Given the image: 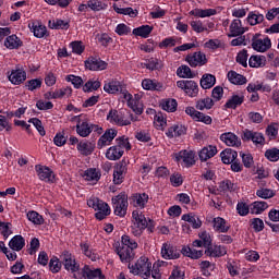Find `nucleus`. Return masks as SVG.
Wrapping results in <instances>:
<instances>
[{
	"instance_id": "obj_22",
	"label": "nucleus",
	"mask_w": 279,
	"mask_h": 279,
	"mask_svg": "<svg viewBox=\"0 0 279 279\" xmlns=\"http://www.w3.org/2000/svg\"><path fill=\"white\" fill-rule=\"evenodd\" d=\"M147 202H149V195L147 193H135L131 196V204L141 210L147 206Z\"/></svg>"
},
{
	"instance_id": "obj_17",
	"label": "nucleus",
	"mask_w": 279,
	"mask_h": 279,
	"mask_svg": "<svg viewBox=\"0 0 279 279\" xmlns=\"http://www.w3.org/2000/svg\"><path fill=\"white\" fill-rule=\"evenodd\" d=\"M180 160H182L185 167H193V165H195V151L186 149L180 150L175 154V161L180 162Z\"/></svg>"
},
{
	"instance_id": "obj_53",
	"label": "nucleus",
	"mask_w": 279,
	"mask_h": 279,
	"mask_svg": "<svg viewBox=\"0 0 279 279\" xmlns=\"http://www.w3.org/2000/svg\"><path fill=\"white\" fill-rule=\"evenodd\" d=\"M101 88V82L95 80H88L83 85V93H93V90H99Z\"/></svg>"
},
{
	"instance_id": "obj_58",
	"label": "nucleus",
	"mask_w": 279,
	"mask_h": 279,
	"mask_svg": "<svg viewBox=\"0 0 279 279\" xmlns=\"http://www.w3.org/2000/svg\"><path fill=\"white\" fill-rule=\"evenodd\" d=\"M65 82H71L72 86H74L76 89H80L82 86H84V80H82V76H77L75 74L66 75Z\"/></svg>"
},
{
	"instance_id": "obj_50",
	"label": "nucleus",
	"mask_w": 279,
	"mask_h": 279,
	"mask_svg": "<svg viewBox=\"0 0 279 279\" xmlns=\"http://www.w3.org/2000/svg\"><path fill=\"white\" fill-rule=\"evenodd\" d=\"M177 75L183 80H193V77H195V74H193L191 68L186 64H183L177 69Z\"/></svg>"
},
{
	"instance_id": "obj_19",
	"label": "nucleus",
	"mask_w": 279,
	"mask_h": 279,
	"mask_svg": "<svg viewBox=\"0 0 279 279\" xmlns=\"http://www.w3.org/2000/svg\"><path fill=\"white\" fill-rule=\"evenodd\" d=\"M81 274L84 279H106V276L101 272L100 268L92 269L88 265H85L81 269Z\"/></svg>"
},
{
	"instance_id": "obj_36",
	"label": "nucleus",
	"mask_w": 279,
	"mask_h": 279,
	"mask_svg": "<svg viewBox=\"0 0 279 279\" xmlns=\"http://www.w3.org/2000/svg\"><path fill=\"white\" fill-rule=\"evenodd\" d=\"M83 178L87 182H99L101 180V171L97 168H88L84 171Z\"/></svg>"
},
{
	"instance_id": "obj_30",
	"label": "nucleus",
	"mask_w": 279,
	"mask_h": 279,
	"mask_svg": "<svg viewBox=\"0 0 279 279\" xmlns=\"http://www.w3.org/2000/svg\"><path fill=\"white\" fill-rule=\"evenodd\" d=\"M80 247H81L82 254H84V256L89 258V260H93V262L99 260V254L93 252V250L90 248V242L82 241L80 243Z\"/></svg>"
},
{
	"instance_id": "obj_40",
	"label": "nucleus",
	"mask_w": 279,
	"mask_h": 279,
	"mask_svg": "<svg viewBox=\"0 0 279 279\" xmlns=\"http://www.w3.org/2000/svg\"><path fill=\"white\" fill-rule=\"evenodd\" d=\"M269 208V204L265 201H255L251 205V215H263Z\"/></svg>"
},
{
	"instance_id": "obj_52",
	"label": "nucleus",
	"mask_w": 279,
	"mask_h": 279,
	"mask_svg": "<svg viewBox=\"0 0 279 279\" xmlns=\"http://www.w3.org/2000/svg\"><path fill=\"white\" fill-rule=\"evenodd\" d=\"M219 189L222 193H234L236 191V184L230 181V179H227L220 182Z\"/></svg>"
},
{
	"instance_id": "obj_27",
	"label": "nucleus",
	"mask_w": 279,
	"mask_h": 279,
	"mask_svg": "<svg viewBox=\"0 0 279 279\" xmlns=\"http://www.w3.org/2000/svg\"><path fill=\"white\" fill-rule=\"evenodd\" d=\"M220 158L223 165H232L239 158V153L232 148H226L220 153Z\"/></svg>"
},
{
	"instance_id": "obj_29",
	"label": "nucleus",
	"mask_w": 279,
	"mask_h": 279,
	"mask_svg": "<svg viewBox=\"0 0 279 279\" xmlns=\"http://www.w3.org/2000/svg\"><path fill=\"white\" fill-rule=\"evenodd\" d=\"M227 77L231 84H234V86H243V84H247V78L234 70L229 71Z\"/></svg>"
},
{
	"instance_id": "obj_21",
	"label": "nucleus",
	"mask_w": 279,
	"mask_h": 279,
	"mask_svg": "<svg viewBox=\"0 0 279 279\" xmlns=\"http://www.w3.org/2000/svg\"><path fill=\"white\" fill-rule=\"evenodd\" d=\"M28 27L34 34L35 38H45V36H49L47 33V26H45L41 22H32L28 24Z\"/></svg>"
},
{
	"instance_id": "obj_51",
	"label": "nucleus",
	"mask_w": 279,
	"mask_h": 279,
	"mask_svg": "<svg viewBox=\"0 0 279 279\" xmlns=\"http://www.w3.org/2000/svg\"><path fill=\"white\" fill-rule=\"evenodd\" d=\"M26 217H27L28 221L34 223V226H43V223H45V218H43V216L40 214H38V211H36V210L28 211L26 214Z\"/></svg>"
},
{
	"instance_id": "obj_4",
	"label": "nucleus",
	"mask_w": 279,
	"mask_h": 279,
	"mask_svg": "<svg viewBox=\"0 0 279 279\" xmlns=\"http://www.w3.org/2000/svg\"><path fill=\"white\" fill-rule=\"evenodd\" d=\"M132 217L134 219V227L132 233L134 236H142L143 232L147 230V218L144 216L143 213L138 210H134L132 213Z\"/></svg>"
},
{
	"instance_id": "obj_63",
	"label": "nucleus",
	"mask_w": 279,
	"mask_h": 279,
	"mask_svg": "<svg viewBox=\"0 0 279 279\" xmlns=\"http://www.w3.org/2000/svg\"><path fill=\"white\" fill-rule=\"evenodd\" d=\"M49 269L52 274H59L60 269H62V262H60V258L53 256L49 262Z\"/></svg>"
},
{
	"instance_id": "obj_5",
	"label": "nucleus",
	"mask_w": 279,
	"mask_h": 279,
	"mask_svg": "<svg viewBox=\"0 0 279 279\" xmlns=\"http://www.w3.org/2000/svg\"><path fill=\"white\" fill-rule=\"evenodd\" d=\"M35 171L37 173V178L41 182H47V184H54L56 173L53 172V170H51V168H49L48 166L36 165Z\"/></svg>"
},
{
	"instance_id": "obj_1",
	"label": "nucleus",
	"mask_w": 279,
	"mask_h": 279,
	"mask_svg": "<svg viewBox=\"0 0 279 279\" xmlns=\"http://www.w3.org/2000/svg\"><path fill=\"white\" fill-rule=\"evenodd\" d=\"M138 247V243L124 234L121 236V246L116 247V252L121 263H132L134 260V250Z\"/></svg>"
},
{
	"instance_id": "obj_18",
	"label": "nucleus",
	"mask_w": 279,
	"mask_h": 279,
	"mask_svg": "<svg viewBox=\"0 0 279 279\" xmlns=\"http://www.w3.org/2000/svg\"><path fill=\"white\" fill-rule=\"evenodd\" d=\"M205 254L210 258H222V256H226V254H228V247L221 244H211L210 247L205 250Z\"/></svg>"
},
{
	"instance_id": "obj_16",
	"label": "nucleus",
	"mask_w": 279,
	"mask_h": 279,
	"mask_svg": "<svg viewBox=\"0 0 279 279\" xmlns=\"http://www.w3.org/2000/svg\"><path fill=\"white\" fill-rule=\"evenodd\" d=\"M85 68L88 69V71H106V69H108V62L101 60V58L89 57L85 61Z\"/></svg>"
},
{
	"instance_id": "obj_15",
	"label": "nucleus",
	"mask_w": 279,
	"mask_h": 279,
	"mask_svg": "<svg viewBox=\"0 0 279 279\" xmlns=\"http://www.w3.org/2000/svg\"><path fill=\"white\" fill-rule=\"evenodd\" d=\"M181 254L178 251V247L173 246V244L170 243H163L161 246V257L165 258V260H177V258H180Z\"/></svg>"
},
{
	"instance_id": "obj_33",
	"label": "nucleus",
	"mask_w": 279,
	"mask_h": 279,
	"mask_svg": "<svg viewBox=\"0 0 279 279\" xmlns=\"http://www.w3.org/2000/svg\"><path fill=\"white\" fill-rule=\"evenodd\" d=\"M9 247L13 252H21V250H23V247H25V238H23V235H21V234L14 235L9 241Z\"/></svg>"
},
{
	"instance_id": "obj_43",
	"label": "nucleus",
	"mask_w": 279,
	"mask_h": 279,
	"mask_svg": "<svg viewBox=\"0 0 279 279\" xmlns=\"http://www.w3.org/2000/svg\"><path fill=\"white\" fill-rule=\"evenodd\" d=\"M243 101H245V96L233 95L226 104L225 108L230 110H236L239 106H242Z\"/></svg>"
},
{
	"instance_id": "obj_2",
	"label": "nucleus",
	"mask_w": 279,
	"mask_h": 279,
	"mask_svg": "<svg viewBox=\"0 0 279 279\" xmlns=\"http://www.w3.org/2000/svg\"><path fill=\"white\" fill-rule=\"evenodd\" d=\"M129 269L131 274L141 276L143 279H149L151 277V263L145 256L140 257L134 265L129 264Z\"/></svg>"
},
{
	"instance_id": "obj_54",
	"label": "nucleus",
	"mask_w": 279,
	"mask_h": 279,
	"mask_svg": "<svg viewBox=\"0 0 279 279\" xmlns=\"http://www.w3.org/2000/svg\"><path fill=\"white\" fill-rule=\"evenodd\" d=\"M25 88L34 93L38 88H43V78H33L25 82Z\"/></svg>"
},
{
	"instance_id": "obj_47",
	"label": "nucleus",
	"mask_w": 279,
	"mask_h": 279,
	"mask_svg": "<svg viewBox=\"0 0 279 279\" xmlns=\"http://www.w3.org/2000/svg\"><path fill=\"white\" fill-rule=\"evenodd\" d=\"M160 107L166 112H175L178 110V100L173 98H166L160 101Z\"/></svg>"
},
{
	"instance_id": "obj_20",
	"label": "nucleus",
	"mask_w": 279,
	"mask_h": 279,
	"mask_svg": "<svg viewBox=\"0 0 279 279\" xmlns=\"http://www.w3.org/2000/svg\"><path fill=\"white\" fill-rule=\"evenodd\" d=\"M217 154H218L217 146L208 145V146L203 147L198 151V158H199L201 162H206L207 160H210V158H215V156H217Z\"/></svg>"
},
{
	"instance_id": "obj_11",
	"label": "nucleus",
	"mask_w": 279,
	"mask_h": 279,
	"mask_svg": "<svg viewBox=\"0 0 279 279\" xmlns=\"http://www.w3.org/2000/svg\"><path fill=\"white\" fill-rule=\"evenodd\" d=\"M128 175V161L121 160L113 169V184H123Z\"/></svg>"
},
{
	"instance_id": "obj_62",
	"label": "nucleus",
	"mask_w": 279,
	"mask_h": 279,
	"mask_svg": "<svg viewBox=\"0 0 279 279\" xmlns=\"http://www.w3.org/2000/svg\"><path fill=\"white\" fill-rule=\"evenodd\" d=\"M175 45H178V38L167 37L159 43V49H169L171 47H175Z\"/></svg>"
},
{
	"instance_id": "obj_37",
	"label": "nucleus",
	"mask_w": 279,
	"mask_h": 279,
	"mask_svg": "<svg viewBox=\"0 0 279 279\" xmlns=\"http://www.w3.org/2000/svg\"><path fill=\"white\" fill-rule=\"evenodd\" d=\"M267 64V58L265 56L253 54L248 59V65L251 69H260Z\"/></svg>"
},
{
	"instance_id": "obj_23",
	"label": "nucleus",
	"mask_w": 279,
	"mask_h": 279,
	"mask_svg": "<svg viewBox=\"0 0 279 279\" xmlns=\"http://www.w3.org/2000/svg\"><path fill=\"white\" fill-rule=\"evenodd\" d=\"M220 141L226 143L228 147H241V138L232 132L222 133L220 135Z\"/></svg>"
},
{
	"instance_id": "obj_64",
	"label": "nucleus",
	"mask_w": 279,
	"mask_h": 279,
	"mask_svg": "<svg viewBox=\"0 0 279 279\" xmlns=\"http://www.w3.org/2000/svg\"><path fill=\"white\" fill-rule=\"evenodd\" d=\"M265 158L270 162H278L279 160V149L278 148H270L265 151Z\"/></svg>"
},
{
	"instance_id": "obj_32",
	"label": "nucleus",
	"mask_w": 279,
	"mask_h": 279,
	"mask_svg": "<svg viewBox=\"0 0 279 279\" xmlns=\"http://www.w3.org/2000/svg\"><path fill=\"white\" fill-rule=\"evenodd\" d=\"M190 14L196 19H208L217 14V9H193Z\"/></svg>"
},
{
	"instance_id": "obj_7",
	"label": "nucleus",
	"mask_w": 279,
	"mask_h": 279,
	"mask_svg": "<svg viewBox=\"0 0 279 279\" xmlns=\"http://www.w3.org/2000/svg\"><path fill=\"white\" fill-rule=\"evenodd\" d=\"M119 131L117 129H107L104 134L97 141V149H105L112 145V142L117 138Z\"/></svg>"
},
{
	"instance_id": "obj_46",
	"label": "nucleus",
	"mask_w": 279,
	"mask_h": 279,
	"mask_svg": "<svg viewBox=\"0 0 279 279\" xmlns=\"http://www.w3.org/2000/svg\"><path fill=\"white\" fill-rule=\"evenodd\" d=\"M95 217L98 221H104L106 217H108L111 213L110 205L108 203L102 202L99 208L96 210Z\"/></svg>"
},
{
	"instance_id": "obj_49",
	"label": "nucleus",
	"mask_w": 279,
	"mask_h": 279,
	"mask_svg": "<svg viewBox=\"0 0 279 279\" xmlns=\"http://www.w3.org/2000/svg\"><path fill=\"white\" fill-rule=\"evenodd\" d=\"M87 7L92 12H102L104 10H108V3L100 0H87Z\"/></svg>"
},
{
	"instance_id": "obj_48",
	"label": "nucleus",
	"mask_w": 279,
	"mask_h": 279,
	"mask_svg": "<svg viewBox=\"0 0 279 279\" xmlns=\"http://www.w3.org/2000/svg\"><path fill=\"white\" fill-rule=\"evenodd\" d=\"M154 32V26L142 25L133 29L134 36H140L141 38H149V34Z\"/></svg>"
},
{
	"instance_id": "obj_60",
	"label": "nucleus",
	"mask_w": 279,
	"mask_h": 279,
	"mask_svg": "<svg viewBox=\"0 0 279 279\" xmlns=\"http://www.w3.org/2000/svg\"><path fill=\"white\" fill-rule=\"evenodd\" d=\"M143 69H147L148 71H159L160 61L157 58H150L143 63Z\"/></svg>"
},
{
	"instance_id": "obj_35",
	"label": "nucleus",
	"mask_w": 279,
	"mask_h": 279,
	"mask_svg": "<svg viewBox=\"0 0 279 279\" xmlns=\"http://www.w3.org/2000/svg\"><path fill=\"white\" fill-rule=\"evenodd\" d=\"M114 142H116V146L118 147V149L120 151H123V154H125V151L132 150V144L130 143V137H128L125 135H121V136L117 137L114 140Z\"/></svg>"
},
{
	"instance_id": "obj_25",
	"label": "nucleus",
	"mask_w": 279,
	"mask_h": 279,
	"mask_svg": "<svg viewBox=\"0 0 279 279\" xmlns=\"http://www.w3.org/2000/svg\"><path fill=\"white\" fill-rule=\"evenodd\" d=\"M76 134L82 138H88V136H90V122H88V120L82 121L78 119L76 123Z\"/></svg>"
},
{
	"instance_id": "obj_61",
	"label": "nucleus",
	"mask_w": 279,
	"mask_h": 279,
	"mask_svg": "<svg viewBox=\"0 0 279 279\" xmlns=\"http://www.w3.org/2000/svg\"><path fill=\"white\" fill-rule=\"evenodd\" d=\"M198 236L205 247V250H208V247L213 246V235L208 233L207 231H202L198 233Z\"/></svg>"
},
{
	"instance_id": "obj_3",
	"label": "nucleus",
	"mask_w": 279,
	"mask_h": 279,
	"mask_svg": "<svg viewBox=\"0 0 279 279\" xmlns=\"http://www.w3.org/2000/svg\"><path fill=\"white\" fill-rule=\"evenodd\" d=\"M111 202L113 204V213L117 217H125V215H128L129 203L128 194H125V192L112 197Z\"/></svg>"
},
{
	"instance_id": "obj_42",
	"label": "nucleus",
	"mask_w": 279,
	"mask_h": 279,
	"mask_svg": "<svg viewBox=\"0 0 279 279\" xmlns=\"http://www.w3.org/2000/svg\"><path fill=\"white\" fill-rule=\"evenodd\" d=\"M112 8L117 14H123L124 16H130V19H136V16H138V10H134L131 7L119 8L117 3H114Z\"/></svg>"
},
{
	"instance_id": "obj_56",
	"label": "nucleus",
	"mask_w": 279,
	"mask_h": 279,
	"mask_svg": "<svg viewBox=\"0 0 279 279\" xmlns=\"http://www.w3.org/2000/svg\"><path fill=\"white\" fill-rule=\"evenodd\" d=\"M154 125L156 130H165L167 128V118L162 116V112H158L154 118Z\"/></svg>"
},
{
	"instance_id": "obj_38",
	"label": "nucleus",
	"mask_w": 279,
	"mask_h": 279,
	"mask_svg": "<svg viewBox=\"0 0 279 279\" xmlns=\"http://www.w3.org/2000/svg\"><path fill=\"white\" fill-rule=\"evenodd\" d=\"M181 254H183V256H187V258L197 260L204 256V251H197L195 248H191V246H183Z\"/></svg>"
},
{
	"instance_id": "obj_31",
	"label": "nucleus",
	"mask_w": 279,
	"mask_h": 279,
	"mask_svg": "<svg viewBox=\"0 0 279 279\" xmlns=\"http://www.w3.org/2000/svg\"><path fill=\"white\" fill-rule=\"evenodd\" d=\"M4 47L11 50L21 49V47H23V40H21L15 34L7 35V38L4 39Z\"/></svg>"
},
{
	"instance_id": "obj_55",
	"label": "nucleus",
	"mask_w": 279,
	"mask_h": 279,
	"mask_svg": "<svg viewBox=\"0 0 279 279\" xmlns=\"http://www.w3.org/2000/svg\"><path fill=\"white\" fill-rule=\"evenodd\" d=\"M0 234L1 236H3L4 241H8V239H10V235L12 234V223L3 222L0 220Z\"/></svg>"
},
{
	"instance_id": "obj_6",
	"label": "nucleus",
	"mask_w": 279,
	"mask_h": 279,
	"mask_svg": "<svg viewBox=\"0 0 279 279\" xmlns=\"http://www.w3.org/2000/svg\"><path fill=\"white\" fill-rule=\"evenodd\" d=\"M177 87L181 88L187 97H197L199 95V85L195 81L181 80L177 82Z\"/></svg>"
},
{
	"instance_id": "obj_39",
	"label": "nucleus",
	"mask_w": 279,
	"mask_h": 279,
	"mask_svg": "<svg viewBox=\"0 0 279 279\" xmlns=\"http://www.w3.org/2000/svg\"><path fill=\"white\" fill-rule=\"evenodd\" d=\"M182 221H186L187 223H191L193 230H199L202 228V220L198 216L193 214H184L181 217Z\"/></svg>"
},
{
	"instance_id": "obj_44",
	"label": "nucleus",
	"mask_w": 279,
	"mask_h": 279,
	"mask_svg": "<svg viewBox=\"0 0 279 279\" xmlns=\"http://www.w3.org/2000/svg\"><path fill=\"white\" fill-rule=\"evenodd\" d=\"M215 84H217V77H215L213 74H204L201 78V88L204 90L213 88Z\"/></svg>"
},
{
	"instance_id": "obj_24",
	"label": "nucleus",
	"mask_w": 279,
	"mask_h": 279,
	"mask_svg": "<svg viewBox=\"0 0 279 279\" xmlns=\"http://www.w3.org/2000/svg\"><path fill=\"white\" fill-rule=\"evenodd\" d=\"M76 149L81 156H90L95 151V145L88 140H82L77 143Z\"/></svg>"
},
{
	"instance_id": "obj_13",
	"label": "nucleus",
	"mask_w": 279,
	"mask_h": 279,
	"mask_svg": "<svg viewBox=\"0 0 279 279\" xmlns=\"http://www.w3.org/2000/svg\"><path fill=\"white\" fill-rule=\"evenodd\" d=\"M8 78L13 86H21L27 80V72L23 68L16 66L15 70H11V73L8 72Z\"/></svg>"
},
{
	"instance_id": "obj_9",
	"label": "nucleus",
	"mask_w": 279,
	"mask_h": 279,
	"mask_svg": "<svg viewBox=\"0 0 279 279\" xmlns=\"http://www.w3.org/2000/svg\"><path fill=\"white\" fill-rule=\"evenodd\" d=\"M252 49L258 51V53H265V51L271 49V39L269 37L260 39V34H255L252 37Z\"/></svg>"
},
{
	"instance_id": "obj_59",
	"label": "nucleus",
	"mask_w": 279,
	"mask_h": 279,
	"mask_svg": "<svg viewBox=\"0 0 279 279\" xmlns=\"http://www.w3.org/2000/svg\"><path fill=\"white\" fill-rule=\"evenodd\" d=\"M54 99H63V97H71V95H73V88L71 87H62L59 89H54Z\"/></svg>"
},
{
	"instance_id": "obj_28",
	"label": "nucleus",
	"mask_w": 279,
	"mask_h": 279,
	"mask_svg": "<svg viewBox=\"0 0 279 279\" xmlns=\"http://www.w3.org/2000/svg\"><path fill=\"white\" fill-rule=\"evenodd\" d=\"M213 228L215 232L226 234V232H229L230 230V225H228V221L222 217H216L213 219Z\"/></svg>"
},
{
	"instance_id": "obj_34",
	"label": "nucleus",
	"mask_w": 279,
	"mask_h": 279,
	"mask_svg": "<svg viewBox=\"0 0 279 279\" xmlns=\"http://www.w3.org/2000/svg\"><path fill=\"white\" fill-rule=\"evenodd\" d=\"M123 150H120L117 145H113L106 150L105 158H107V160L117 161L123 158Z\"/></svg>"
},
{
	"instance_id": "obj_12",
	"label": "nucleus",
	"mask_w": 279,
	"mask_h": 279,
	"mask_svg": "<svg viewBox=\"0 0 279 279\" xmlns=\"http://www.w3.org/2000/svg\"><path fill=\"white\" fill-rule=\"evenodd\" d=\"M107 121L109 123H114L120 128H124L125 125H132V121L125 119L123 113L119 112L117 109H111L107 114Z\"/></svg>"
},
{
	"instance_id": "obj_14",
	"label": "nucleus",
	"mask_w": 279,
	"mask_h": 279,
	"mask_svg": "<svg viewBox=\"0 0 279 279\" xmlns=\"http://www.w3.org/2000/svg\"><path fill=\"white\" fill-rule=\"evenodd\" d=\"M104 90L105 93H108V95H117V93L124 95V93L128 92L126 89H123V85L117 78L105 81Z\"/></svg>"
},
{
	"instance_id": "obj_57",
	"label": "nucleus",
	"mask_w": 279,
	"mask_h": 279,
	"mask_svg": "<svg viewBox=\"0 0 279 279\" xmlns=\"http://www.w3.org/2000/svg\"><path fill=\"white\" fill-rule=\"evenodd\" d=\"M213 106H215V101L210 97L201 99L196 102L197 110H210Z\"/></svg>"
},
{
	"instance_id": "obj_10",
	"label": "nucleus",
	"mask_w": 279,
	"mask_h": 279,
	"mask_svg": "<svg viewBox=\"0 0 279 279\" xmlns=\"http://www.w3.org/2000/svg\"><path fill=\"white\" fill-rule=\"evenodd\" d=\"M62 256V264L65 271H70V274H77V271H80V263L75 259V255L71 254L69 251H64Z\"/></svg>"
},
{
	"instance_id": "obj_8",
	"label": "nucleus",
	"mask_w": 279,
	"mask_h": 279,
	"mask_svg": "<svg viewBox=\"0 0 279 279\" xmlns=\"http://www.w3.org/2000/svg\"><path fill=\"white\" fill-rule=\"evenodd\" d=\"M185 62L192 68L197 69V66H204L208 63V59L206 58V53L202 51H196L193 53H189L185 57Z\"/></svg>"
},
{
	"instance_id": "obj_41",
	"label": "nucleus",
	"mask_w": 279,
	"mask_h": 279,
	"mask_svg": "<svg viewBox=\"0 0 279 279\" xmlns=\"http://www.w3.org/2000/svg\"><path fill=\"white\" fill-rule=\"evenodd\" d=\"M263 21H265V15H263L260 12L258 11H251L247 14L246 17V22L248 23V25H260V23H263Z\"/></svg>"
},
{
	"instance_id": "obj_45",
	"label": "nucleus",
	"mask_w": 279,
	"mask_h": 279,
	"mask_svg": "<svg viewBox=\"0 0 279 279\" xmlns=\"http://www.w3.org/2000/svg\"><path fill=\"white\" fill-rule=\"evenodd\" d=\"M144 90H162V84L151 78H144L142 81Z\"/></svg>"
},
{
	"instance_id": "obj_26",
	"label": "nucleus",
	"mask_w": 279,
	"mask_h": 279,
	"mask_svg": "<svg viewBox=\"0 0 279 279\" xmlns=\"http://www.w3.org/2000/svg\"><path fill=\"white\" fill-rule=\"evenodd\" d=\"M229 29V38H236L238 36H243V34H245V27H243L241 20H233Z\"/></svg>"
}]
</instances>
